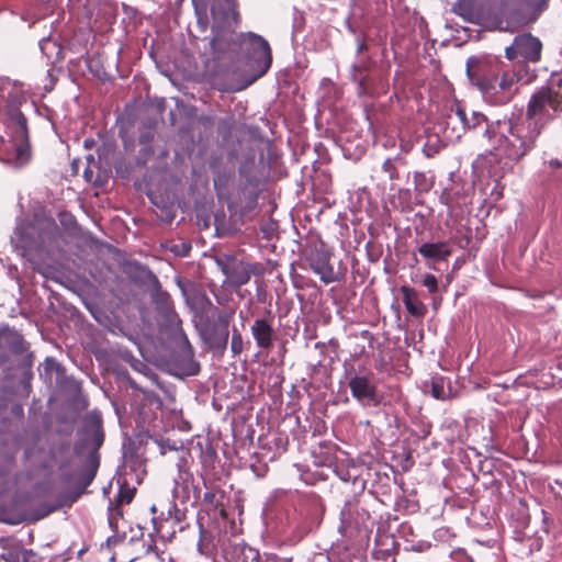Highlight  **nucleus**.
<instances>
[{
  "mask_svg": "<svg viewBox=\"0 0 562 562\" xmlns=\"http://www.w3.org/2000/svg\"><path fill=\"white\" fill-rule=\"evenodd\" d=\"M492 154L504 165H513L521 159L533 146L537 130H528L524 124L498 121L486 130Z\"/></svg>",
  "mask_w": 562,
  "mask_h": 562,
  "instance_id": "obj_1",
  "label": "nucleus"
},
{
  "mask_svg": "<svg viewBox=\"0 0 562 562\" xmlns=\"http://www.w3.org/2000/svg\"><path fill=\"white\" fill-rule=\"evenodd\" d=\"M562 113V74L551 78L550 86L532 94L527 110L528 130L541 128L553 117Z\"/></svg>",
  "mask_w": 562,
  "mask_h": 562,
  "instance_id": "obj_2",
  "label": "nucleus"
},
{
  "mask_svg": "<svg viewBox=\"0 0 562 562\" xmlns=\"http://www.w3.org/2000/svg\"><path fill=\"white\" fill-rule=\"evenodd\" d=\"M11 126L14 130V142L7 148L5 160L14 166H23L31 158V148L27 140L26 120L19 110H11Z\"/></svg>",
  "mask_w": 562,
  "mask_h": 562,
  "instance_id": "obj_3",
  "label": "nucleus"
},
{
  "mask_svg": "<svg viewBox=\"0 0 562 562\" xmlns=\"http://www.w3.org/2000/svg\"><path fill=\"white\" fill-rule=\"evenodd\" d=\"M496 67L486 58L470 57L467 63V75L484 94L488 95L496 90Z\"/></svg>",
  "mask_w": 562,
  "mask_h": 562,
  "instance_id": "obj_4",
  "label": "nucleus"
},
{
  "mask_svg": "<svg viewBox=\"0 0 562 562\" xmlns=\"http://www.w3.org/2000/svg\"><path fill=\"white\" fill-rule=\"evenodd\" d=\"M252 48L249 66L254 70L250 82L263 76L271 66L272 57L268 42L259 35L248 34L246 40Z\"/></svg>",
  "mask_w": 562,
  "mask_h": 562,
  "instance_id": "obj_5",
  "label": "nucleus"
},
{
  "mask_svg": "<svg viewBox=\"0 0 562 562\" xmlns=\"http://www.w3.org/2000/svg\"><path fill=\"white\" fill-rule=\"evenodd\" d=\"M541 43L530 34L519 35L513 46L506 48V57L513 59L520 55L527 60L537 61L541 54Z\"/></svg>",
  "mask_w": 562,
  "mask_h": 562,
  "instance_id": "obj_6",
  "label": "nucleus"
},
{
  "mask_svg": "<svg viewBox=\"0 0 562 562\" xmlns=\"http://www.w3.org/2000/svg\"><path fill=\"white\" fill-rule=\"evenodd\" d=\"M418 252L430 262L428 263V267L430 269H436L434 266V262L446 260L450 254L451 250L447 243L440 241V243H425L419 246Z\"/></svg>",
  "mask_w": 562,
  "mask_h": 562,
  "instance_id": "obj_7",
  "label": "nucleus"
},
{
  "mask_svg": "<svg viewBox=\"0 0 562 562\" xmlns=\"http://www.w3.org/2000/svg\"><path fill=\"white\" fill-rule=\"evenodd\" d=\"M251 334L262 349H269L273 344V329L265 319H256L251 326Z\"/></svg>",
  "mask_w": 562,
  "mask_h": 562,
  "instance_id": "obj_8",
  "label": "nucleus"
},
{
  "mask_svg": "<svg viewBox=\"0 0 562 562\" xmlns=\"http://www.w3.org/2000/svg\"><path fill=\"white\" fill-rule=\"evenodd\" d=\"M349 386L352 395L359 401L372 400L374 396V386L364 376L352 378Z\"/></svg>",
  "mask_w": 562,
  "mask_h": 562,
  "instance_id": "obj_9",
  "label": "nucleus"
},
{
  "mask_svg": "<svg viewBox=\"0 0 562 562\" xmlns=\"http://www.w3.org/2000/svg\"><path fill=\"white\" fill-rule=\"evenodd\" d=\"M225 2L226 9L225 11L220 10V8L214 4L212 7V14L216 22H223L224 24L231 26L232 23H235L237 20V13L235 11L234 0H223Z\"/></svg>",
  "mask_w": 562,
  "mask_h": 562,
  "instance_id": "obj_10",
  "label": "nucleus"
},
{
  "mask_svg": "<svg viewBox=\"0 0 562 562\" xmlns=\"http://www.w3.org/2000/svg\"><path fill=\"white\" fill-rule=\"evenodd\" d=\"M402 291L404 293V302L407 311L413 315H420L423 313V306L418 302L416 293L408 288H403Z\"/></svg>",
  "mask_w": 562,
  "mask_h": 562,
  "instance_id": "obj_11",
  "label": "nucleus"
},
{
  "mask_svg": "<svg viewBox=\"0 0 562 562\" xmlns=\"http://www.w3.org/2000/svg\"><path fill=\"white\" fill-rule=\"evenodd\" d=\"M513 85H514V76L510 74H504L502 79L498 82L495 80L496 90L494 92H492L491 94H494L498 91L510 92Z\"/></svg>",
  "mask_w": 562,
  "mask_h": 562,
  "instance_id": "obj_12",
  "label": "nucleus"
},
{
  "mask_svg": "<svg viewBox=\"0 0 562 562\" xmlns=\"http://www.w3.org/2000/svg\"><path fill=\"white\" fill-rule=\"evenodd\" d=\"M457 117L460 120V122L464 125V126H469V127H474L475 125H479L480 123H482L484 121V116L482 114H476L474 113L473 114V120L475 121L473 123V125H469L468 121H467V117H465V113L464 111L458 109L457 110V113H456Z\"/></svg>",
  "mask_w": 562,
  "mask_h": 562,
  "instance_id": "obj_13",
  "label": "nucleus"
},
{
  "mask_svg": "<svg viewBox=\"0 0 562 562\" xmlns=\"http://www.w3.org/2000/svg\"><path fill=\"white\" fill-rule=\"evenodd\" d=\"M431 394L437 400H443L446 397L443 383L441 380H435L432 382Z\"/></svg>",
  "mask_w": 562,
  "mask_h": 562,
  "instance_id": "obj_14",
  "label": "nucleus"
},
{
  "mask_svg": "<svg viewBox=\"0 0 562 562\" xmlns=\"http://www.w3.org/2000/svg\"><path fill=\"white\" fill-rule=\"evenodd\" d=\"M423 284L428 289L429 292L435 293L438 289L437 279L434 274L427 273L424 277Z\"/></svg>",
  "mask_w": 562,
  "mask_h": 562,
  "instance_id": "obj_15",
  "label": "nucleus"
},
{
  "mask_svg": "<svg viewBox=\"0 0 562 562\" xmlns=\"http://www.w3.org/2000/svg\"><path fill=\"white\" fill-rule=\"evenodd\" d=\"M232 350L235 353H238L241 351V336L238 333H234L232 337Z\"/></svg>",
  "mask_w": 562,
  "mask_h": 562,
  "instance_id": "obj_16",
  "label": "nucleus"
},
{
  "mask_svg": "<svg viewBox=\"0 0 562 562\" xmlns=\"http://www.w3.org/2000/svg\"><path fill=\"white\" fill-rule=\"evenodd\" d=\"M316 271H317V273L321 274V278L323 281L330 282L333 280V278H331L333 272L330 269H327L326 267H322L321 269H317Z\"/></svg>",
  "mask_w": 562,
  "mask_h": 562,
  "instance_id": "obj_17",
  "label": "nucleus"
},
{
  "mask_svg": "<svg viewBox=\"0 0 562 562\" xmlns=\"http://www.w3.org/2000/svg\"><path fill=\"white\" fill-rule=\"evenodd\" d=\"M549 164H550V166L555 167V168L561 166V164L558 160H551Z\"/></svg>",
  "mask_w": 562,
  "mask_h": 562,
  "instance_id": "obj_18",
  "label": "nucleus"
},
{
  "mask_svg": "<svg viewBox=\"0 0 562 562\" xmlns=\"http://www.w3.org/2000/svg\"><path fill=\"white\" fill-rule=\"evenodd\" d=\"M46 363L50 364V363H53V361L52 360H46Z\"/></svg>",
  "mask_w": 562,
  "mask_h": 562,
  "instance_id": "obj_19",
  "label": "nucleus"
}]
</instances>
